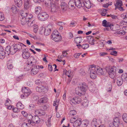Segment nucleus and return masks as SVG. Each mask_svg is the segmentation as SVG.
Segmentation results:
<instances>
[{"label": "nucleus", "instance_id": "nucleus-1", "mask_svg": "<svg viewBox=\"0 0 127 127\" xmlns=\"http://www.w3.org/2000/svg\"><path fill=\"white\" fill-rule=\"evenodd\" d=\"M78 87L79 88L78 91L76 90L77 88L75 89L76 94L80 96L84 95V92H86L88 88L86 84L84 82L80 83Z\"/></svg>", "mask_w": 127, "mask_h": 127}, {"label": "nucleus", "instance_id": "nucleus-2", "mask_svg": "<svg viewBox=\"0 0 127 127\" xmlns=\"http://www.w3.org/2000/svg\"><path fill=\"white\" fill-rule=\"evenodd\" d=\"M116 68L114 66H108L106 67V70L109 74V77L113 78L116 75Z\"/></svg>", "mask_w": 127, "mask_h": 127}, {"label": "nucleus", "instance_id": "nucleus-3", "mask_svg": "<svg viewBox=\"0 0 127 127\" xmlns=\"http://www.w3.org/2000/svg\"><path fill=\"white\" fill-rule=\"evenodd\" d=\"M91 67L89 69L90 70V75L91 78L95 79L97 76V70L98 68L94 67V65H91Z\"/></svg>", "mask_w": 127, "mask_h": 127}, {"label": "nucleus", "instance_id": "nucleus-4", "mask_svg": "<svg viewBox=\"0 0 127 127\" xmlns=\"http://www.w3.org/2000/svg\"><path fill=\"white\" fill-rule=\"evenodd\" d=\"M26 46L21 43H19L13 45V50H14V53H15L17 52H19L22 49H25Z\"/></svg>", "mask_w": 127, "mask_h": 127}, {"label": "nucleus", "instance_id": "nucleus-5", "mask_svg": "<svg viewBox=\"0 0 127 127\" xmlns=\"http://www.w3.org/2000/svg\"><path fill=\"white\" fill-rule=\"evenodd\" d=\"M57 31H54L51 35V39L56 42H59L62 39L61 36L58 34Z\"/></svg>", "mask_w": 127, "mask_h": 127}, {"label": "nucleus", "instance_id": "nucleus-6", "mask_svg": "<svg viewBox=\"0 0 127 127\" xmlns=\"http://www.w3.org/2000/svg\"><path fill=\"white\" fill-rule=\"evenodd\" d=\"M48 17V15L46 13L44 12L39 13L37 15V17L38 19L42 21L46 20Z\"/></svg>", "mask_w": 127, "mask_h": 127}, {"label": "nucleus", "instance_id": "nucleus-7", "mask_svg": "<svg viewBox=\"0 0 127 127\" xmlns=\"http://www.w3.org/2000/svg\"><path fill=\"white\" fill-rule=\"evenodd\" d=\"M69 100L70 103L71 104L79 103L81 102V99L80 97L77 96L74 97H70Z\"/></svg>", "mask_w": 127, "mask_h": 127}, {"label": "nucleus", "instance_id": "nucleus-8", "mask_svg": "<svg viewBox=\"0 0 127 127\" xmlns=\"http://www.w3.org/2000/svg\"><path fill=\"white\" fill-rule=\"evenodd\" d=\"M22 57L24 59H27L30 57V54L29 52L28 49L27 48L22 49Z\"/></svg>", "mask_w": 127, "mask_h": 127}, {"label": "nucleus", "instance_id": "nucleus-9", "mask_svg": "<svg viewBox=\"0 0 127 127\" xmlns=\"http://www.w3.org/2000/svg\"><path fill=\"white\" fill-rule=\"evenodd\" d=\"M39 66L38 65H35L32 66L31 74L32 75L36 74L39 71Z\"/></svg>", "mask_w": 127, "mask_h": 127}, {"label": "nucleus", "instance_id": "nucleus-10", "mask_svg": "<svg viewBox=\"0 0 127 127\" xmlns=\"http://www.w3.org/2000/svg\"><path fill=\"white\" fill-rule=\"evenodd\" d=\"M50 26H48V27L46 28H42L41 30V31L42 32H44V34L45 35H48L51 32V29L50 28Z\"/></svg>", "mask_w": 127, "mask_h": 127}, {"label": "nucleus", "instance_id": "nucleus-11", "mask_svg": "<svg viewBox=\"0 0 127 127\" xmlns=\"http://www.w3.org/2000/svg\"><path fill=\"white\" fill-rule=\"evenodd\" d=\"M47 90L48 87L47 86L44 87L42 85L38 86H37L36 88V91L39 92H45L47 91Z\"/></svg>", "mask_w": 127, "mask_h": 127}, {"label": "nucleus", "instance_id": "nucleus-12", "mask_svg": "<svg viewBox=\"0 0 127 127\" xmlns=\"http://www.w3.org/2000/svg\"><path fill=\"white\" fill-rule=\"evenodd\" d=\"M101 123V121L100 120H97L96 119L94 118L91 123V127H96Z\"/></svg>", "mask_w": 127, "mask_h": 127}, {"label": "nucleus", "instance_id": "nucleus-13", "mask_svg": "<svg viewBox=\"0 0 127 127\" xmlns=\"http://www.w3.org/2000/svg\"><path fill=\"white\" fill-rule=\"evenodd\" d=\"M29 116L31 117H32V120L33 122L34 125L35 124L38 123L40 122V119L38 116L36 115H35L32 116V115H30Z\"/></svg>", "mask_w": 127, "mask_h": 127}, {"label": "nucleus", "instance_id": "nucleus-14", "mask_svg": "<svg viewBox=\"0 0 127 127\" xmlns=\"http://www.w3.org/2000/svg\"><path fill=\"white\" fill-rule=\"evenodd\" d=\"M22 92L24 93V95H23L27 96L31 93V90L28 87H25L22 89Z\"/></svg>", "mask_w": 127, "mask_h": 127}, {"label": "nucleus", "instance_id": "nucleus-15", "mask_svg": "<svg viewBox=\"0 0 127 127\" xmlns=\"http://www.w3.org/2000/svg\"><path fill=\"white\" fill-rule=\"evenodd\" d=\"M28 15L26 17L22 18L21 20V24L23 25L27 24V22L30 19H31L32 17V15L31 14V17H29Z\"/></svg>", "mask_w": 127, "mask_h": 127}, {"label": "nucleus", "instance_id": "nucleus-16", "mask_svg": "<svg viewBox=\"0 0 127 127\" xmlns=\"http://www.w3.org/2000/svg\"><path fill=\"white\" fill-rule=\"evenodd\" d=\"M120 124V121L119 118L115 117L114 119L113 124L116 127H118Z\"/></svg>", "mask_w": 127, "mask_h": 127}, {"label": "nucleus", "instance_id": "nucleus-17", "mask_svg": "<svg viewBox=\"0 0 127 127\" xmlns=\"http://www.w3.org/2000/svg\"><path fill=\"white\" fill-rule=\"evenodd\" d=\"M75 5L79 8L84 6V3L80 0H75Z\"/></svg>", "mask_w": 127, "mask_h": 127}, {"label": "nucleus", "instance_id": "nucleus-18", "mask_svg": "<svg viewBox=\"0 0 127 127\" xmlns=\"http://www.w3.org/2000/svg\"><path fill=\"white\" fill-rule=\"evenodd\" d=\"M30 60L31 61L30 62H28V65H30L32 66L36 65V64L37 61L33 57H31L30 58Z\"/></svg>", "mask_w": 127, "mask_h": 127}, {"label": "nucleus", "instance_id": "nucleus-19", "mask_svg": "<svg viewBox=\"0 0 127 127\" xmlns=\"http://www.w3.org/2000/svg\"><path fill=\"white\" fill-rule=\"evenodd\" d=\"M24 7L26 9H28L31 6V0H24Z\"/></svg>", "mask_w": 127, "mask_h": 127}, {"label": "nucleus", "instance_id": "nucleus-20", "mask_svg": "<svg viewBox=\"0 0 127 127\" xmlns=\"http://www.w3.org/2000/svg\"><path fill=\"white\" fill-rule=\"evenodd\" d=\"M35 113V114L40 116L44 115L45 113L44 111L40 109H36Z\"/></svg>", "mask_w": 127, "mask_h": 127}, {"label": "nucleus", "instance_id": "nucleus-21", "mask_svg": "<svg viewBox=\"0 0 127 127\" xmlns=\"http://www.w3.org/2000/svg\"><path fill=\"white\" fill-rule=\"evenodd\" d=\"M51 11L52 12H55L57 10L58 8V6L55 3H53L52 2V5L50 6Z\"/></svg>", "mask_w": 127, "mask_h": 127}, {"label": "nucleus", "instance_id": "nucleus-22", "mask_svg": "<svg viewBox=\"0 0 127 127\" xmlns=\"http://www.w3.org/2000/svg\"><path fill=\"white\" fill-rule=\"evenodd\" d=\"M81 118H78L73 123V126L74 127H79L81 124Z\"/></svg>", "mask_w": 127, "mask_h": 127}, {"label": "nucleus", "instance_id": "nucleus-23", "mask_svg": "<svg viewBox=\"0 0 127 127\" xmlns=\"http://www.w3.org/2000/svg\"><path fill=\"white\" fill-rule=\"evenodd\" d=\"M89 123V121L87 120H84L81 122L79 127H86Z\"/></svg>", "mask_w": 127, "mask_h": 127}, {"label": "nucleus", "instance_id": "nucleus-24", "mask_svg": "<svg viewBox=\"0 0 127 127\" xmlns=\"http://www.w3.org/2000/svg\"><path fill=\"white\" fill-rule=\"evenodd\" d=\"M110 29L113 31H116L120 30V26L119 25L117 24H115L114 25L112 24L111 26Z\"/></svg>", "mask_w": 127, "mask_h": 127}, {"label": "nucleus", "instance_id": "nucleus-25", "mask_svg": "<svg viewBox=\"0 0 127 127\" xmlns=\"http://www.w3.org/2000/svg\"><path fill=\"white\" fill-rule=\"evenodd\" d=\"M116 83L118 86H121L123 84V80L120 77H118L116 79Z\"/></svg>", "mask_w": 127, "mask_h": 127}, {"label": "nucleus", "instance_id": "nucleus-26", "mask_svg": "<svg viewBox=\"0 0 127 127\" xmlns=\"http://www.w3.org/2000/svg\"><path fill=\"white\" fill-rule=\"evenodd\" d=\"M102 25L105 27H110L111 28V26L112 24L109 22L106 21L105 20H103L102 22Z\"/></svg>", "mask_w": 127, "mask_h": 127}, {"label": "nucleus", "instance_id": "nucleus-27", "mask_svg": "<svg viewBox=\"0 0 127 127\" xmlns=\"http://www.w3.org/2000/svg\"><path fill=\"white\" fill-rule=\"evenodd\" d=\"M12 12L14 14L17 13L19 11V9L17 7L14 5H13L11 8Z\"/></svg>", "mask_w": 127, "mask_h": 127}, {"label": "nucleus", "instance_id": "nucleus-28", "mask_svg": "<svg viewBox=\"0 0 127 127\" xmlns=\"http://www.w3.org/2000/svg\"><path fill=\"white\" fill-rule=\"evenodd\" d=\"M61 6L62 9L64 11H65L67 9V5L66 3L63 2L61 4Z\"/></svg>", "mask_w": 127, "mask_h": 127}, {"label": "nucleus", "instance_id": "nucleus-29", "mask_svg": "<svg viewBox=\"0 0 127 127\" xmlns=\"http://www.w3.org/2000/svg\"><path fill=\"white\" fill-rule=\"evenodd\" d=\"M34 20H32L31 19H30L27 22V25L29 27H31L34 25Z\"/></svg>", "mask_w": 127, "mask_h": 127}, {"label": "nucleus", "instance_id": "nucleus-30", "mask_svg": "<svg viewBox=\"0 0 127 127\" xmlns=\"http://www.w3.org/2000/svg\"><path fill=\"white\" fill-rule=\"evenodd\" d=\"M96 68H98L97 70H96L97 74L102 75L104 74L102 69L99 66L96 67Z\"/></svg>", "mask_w": 127, "mask_h": 127}, {"label": "nucleus", "instance_id": "nucleus-31", "mask_svg": "<svg viewBox=\"0 0 127 127\" xmlns=\"http://www.w3.org/2000/svg\"><path fill=\"white\" fill-rule=\"evenodd\" d=\"M11 50V47L10 46H8L5 48V51L7 52V54L8 55L10 53L12 54H14V53L11 52L12 51Z\"/></svg>", "mask_w": 127, "mask_h": 127}, {"label": "nucleus", "instance_id": "nucleus-32", "mask_svg": "<svg viewBox=\"0 0 127 127\" xmlns=\"http://www.w3.org/2000/svg\"><path fill=\"white\" fill-rule=\"evenodd\" d=\"M14 2L17 6L20 7L22 4V0H14Z\"/></svg>", "mask_w": 127, "mask_h": 127}, {"label": "nucleus", "instance_id": "nucleus-33", "mask_svg": "<svg viewBox=\"0 0 127 127\" xmlns=\"http://www.w3.org/2000/svg\"><path fill=\"white\" fill-rule=\"evenodd\" d=\"M116 8L120 6H123V2L121 0H117L116 3L115 4Z\"/></svg>", "mask_w": 127, "mask_h": 127}, {"label": "nucleus", "instance_id": "nucleus-34", "mask_svg": "<svg viewBox=\"0 0 127 127\" xmlns=\"http://www.w3.org/2000/svg\"><path fill=\"white\" fill-rule=\"evenodd\" d=\"M75 5V0H72L69 1L68 3V5L69 7H72V8H74V5Z\"/></svg>", "mask_w": 127, "mask_h": 127}, {"label": "nucleus", "instance_id": "nucleus-35", "mask_svg": "<svg viewBox=\"0 0 127 127\" xmlns=\"http://www.w3.org/2000/svg\"><path fill=\"white\" fill-rule=\"evenodd\" d=\"M82 40L81 37H77L75 38L74 41L77 43H80Z\"/></svg>", "mask_w": 127, "mask_h": 127}, {"label": "nucleus", "instance_id": "nucleus-36", "mask_svg": "<svg viewBox=\"0 0 127 127\" xmlns=\"http://www.w3.org/2000/svg\"><path fill=\"white\" fill-rule=\"evenodd\" d=\"M16 106L19 109H22L24 108V105L20 102H19L17 103Z\"/></svg>", "mask_w": 127, "mask_h": 127}, {"label": "nucleus", "instance_id": "nucleus-37", "mask_svg": "<svg viewBox=\"0 0 127 127\" xmlns=\"http://www.w3.org/2000/svg\"><path fill=\"white\" fill-rule=\"evenodd\" d=\"M47 101V98L46 97H44L41 98L39 100V101L40 103H46Z\"/></svg>", "mask_w": 127, "mask_h": 127}, {"label": "nucleus", "instance_id": "nucleus-38", "mask_svg": "<svg viewBox=\"0 0 127 127\" xmlns=\"http://www.w3.org/2000/svg\"><path fill=\"white\" fill-rule=\"evenodd\" d=\"M88 8H89L91 7V3L89 1H88L87 2H86L84 3V6Z\"/></svg>", "mask_w": 127, "mask_h": 127}, {"label": "nucleus", "instance_id": "nucleus-39", "mask_svg": "<svg viewBox=\"0 0 127 127\" xmlns=\"http://www.w3.org/2000/svg\"><path fill=\"white\" fill-rule=\"evenodd\" d=\"M51 0H47L46 2V5L48 8H50L51 5H52V3Z\"/></svg>", "mask_w": 127, "mask_h": 127}, {"label": "nucleus", "instance_id": "nucleus-40", "mask_svg": "<svg viewBox=\"0 0 127 127\" xmlns=\"http://www.w3.org/2000/svg\"><path fill=\"white\" fill-rule=\"evenodd\" d=\"M35 12L37 14L38 13H40V12L41 11V8L40 6H38L35 8Z\"/></svg>", "mask_w": 127, "mask_h": 127}, {"label": "nucleus", "instance_id": "nucleus-41", "mask_svg": "<svg viewBox=\"0 0 127 127\" xmlns=\"http://www.w3.org/2000/svg\"><path fill=\"white\" fill-rule=\"evenodd\" d=\"M20 14L22 17V18L26 17L27 16V13L23 11V10H21L20 12Z\"/></svg>", "mask_w": 127, "mask_h": 127}, {"label": "nucleus", "instance_id": "nucleus-42", "mask_svg": "<svg viewBox=\"0 0 127 127\" xmlns=\"http://www.w3.org/2000/svg\"><path fill=\"white\" fill-rule=\"evenodd\" d=\"M6 53L5 51H2L0 52V59H3L5 57Z\"/></svg>", "mask_w": 127, "mask_h": 127}, {"label": "nucleus", "instance_id": "nucleus-43", "mask_svg": "<svg viewBox=\"0 0 127 127\" xmlns=\"http://www.w3.org/2000/svg\"><path fill=\"white\" fill-rule=\"evenodd\" d=\"M122 118L124 121L127 123V114L124 113L122 115Z\"/></svg>", "mask_w": 127, "mask_h": 127}, {"label": "nucleus", "instance_id": "nucleus-44", "mask_svg": "<svg viewBox=\"0 0 127 127\" xmlns=\"http://www.w3.org/2000/svg\"><path fill=\"white\" fill-rule=\"evenodd\" d=\"M76 114V112L74 110H71L69 113V114L70 116H73Z\"/></svg>", "mask_w": 127, "mask_h": 127}, {"label": "nucleus", "instance_id": "nucleus-45", "mask_svg": "<svg viewBox=\"0 0 127 127\" xmlns=\"http://www.w3.org/2000/svg\"><path fill=\"white\" fill-rule=\"evenodd\" d=\"M82 104L84 107H87L88 105V102L87 100H85L82 103Z\"/></svg>", "mask_w": 127, "mask_h": 127}, {"label": "nucleus", "instance_id": "nucleus-46", "mask_svg": "<svg viewBox=\"0 0 127 127\" xmlns=\"http://www.w3.org/2000/svg\"><path fill=\"white\" fill-rule=\"evenodd\" d=\"M4 19V15L2 12H0V21H2Z\"/></svg>", "mask_w": 127, "mask_h": 127}, {"label": "nucleus", "instance_id": "nucleus-47", "mask_svg": "<svg viewBox=\"0 0 127 127\" xmlns=\"http://www.w3.org/2000/svg\"><path fill=\"white\" fill-rule=\"evenodd\" d=\"M107 17H109L110 16L113 19H115V20H117L118 19V17L117 16H115L114 15H111L110 14V15H107Z\"/></svg>", "mask_w": 127, "mask_h": 127}, {"label": "nucleus", "instance_id": "nucleus-48", "mask_svg": "<svg viewBox=\"0 0 127 127\" xmlns=\"http://www.w3.org/2000/svg\"><path fill=\"white\" fill-rule=\"evenodd\" d=\"M89 47V45L88 44H85L82 45L81 47L83 49H86Z\"/></svg>", "mask_w": 127, "mask_h": 127}, {"label": "nucleus", "instance_id": "nucleus-49", "mask_svg": "<svg viewBox=\"0 0 127 127\" xmlns=\"http://www.w3.org/2000/svg\"><path fill=\"white\" fill-rule=\"evenodd\" d=\"M117 34L123 35L125 34L126 33L124 30H122L117 32Z\"/></svg>", "mask_w": 127, "mask_h": 127}, {"label": "nucleus", "instance_id": "nucleus-50", "mask_svg": "<svg viewBox=\"0 0 127 127\" xmlns=\"http://www.w3.org/2000/svg\"><path fill=\"white\" fill-rule=\"evenodd\" d=\"M22 127H30V124L26 123H24L22 125Z\"/></svg>", "mask_w": 127, "mask_h": 127}, {"label": "nucleus", "instance_id": "nucleus-51", "mask_svg": "<svg viewBox=\"0 0 127 127\" xmlns=\"http://www.w3.org/2000/svg\"><path fill=\"white\" fill-rule=\"evenodd\" d=\"M107 10L106 9H104L102 11V13H101V14L103 16H105L107 13Z\"/></svg>", "mask_w": 127, "mask_h": 127}, {"label": "nucleus", "instance_id": "nucleus-52", "mask_svg": "<svg viewBox=\"0 0 127 127\" xmlns=\"http://www.w3.org/2000/svg\"><path fill=\"white\" fill-rule=\"evenodd\" d=\"M122 6H120L117 7L115 8V9H118L120 11H123L125 10V9L123 8V7H122Z\"/></svg>", "mask_w": 127, "mask_h": 127}, {"label": "nucleus", "instance_id": "nucleus-53", "mask_svg": "<svg viewBox=\"0 0 127 127\" xmlns=\"http://www.w3.org/2000/svg\"><path fill=\"white\" fill-rule=\"evenodd\" d=\"M21 113L23 116L26 117H27L28 116V113L25 111H22L21 112Z\"/></svg>", "mask_w": 127, "mask_h": 127}, {"label": "nucleus", "instance_id": "nucleus-54", "mask_svg": "<svg viewBox=\"0 0 127 127\" xmlns=\"http://www.w3.org/2000/svg\"><path fill=\"white\" fill-rule=\"evenodd\" d=\"M33 84V82L29 81L27 82V85L28 86L31 87L32 85Z\"/></svg>", "mask_w": 127, "mask_h": 127}, {"label": "nucleus", "instance_id": "nucleus-55", "mask_svg": "<svg viewBox=\"0 0 127 127\" xmlns=\"http://www.w3.org/2000/svg\"><path fill=\"white\" fill-rule=\"evenodd\" d=\"M77 118H76L75 117H73L72 118H71L70 119V123H71L72 124L75 121V120Z\"/></svg>", "mask_w": 127, "mask_h": 127}, {"label": "nucleus", "instance_id": "nucleus-56", "mask_svg": "<svg viewBox=\"0 0 127 127\" xmlns=\"http://www.w3.org/2000/svg\"><path fill=\"white\" fill-rule=\"evenodd\" d=\"M56 23L60 26H63L64 25V23L62 22H56Z\"/></svg>", "mask_w": 127, "mask_h": 127}, {"label": "nucleus", "instance_id": "nucleus-57", "mask_svg": "<svg viewBox=\"0 0 127 127\" xmlns=\"http://www.w3.org/2000/svg\"><path fill=\"white\" fill-rule=\"evenodd\" d=\"M81 53H76L74 55V57L76 58H79V56L81 54Z\"/></svg>", "mask_w": 127, "mask_h": 127}, {"label": "nucleus", "instance_id": "nucleus-58", "mask_svg": "<svg viewBox=\"0 0 127 127\" xmlns=\"http://www.w3.org/2000/svg\"><path fill=\"white\" fill-rule=\"evenodd\" d=\"M18 108H14L13 110V111L15 112L18 113L20 112V110L18 109Z\"/></svg>", "mask_w": 127, "mask_h": 127}, {"label": "nucleus", "instance_id": "nucleus-59", "mask_svg": "<svg viewBox=\"0 0 127 127\" xmlns=\"http://www.w3.org/2000/svg\"><path fill=\"white\" fill-rule=\"evenodd\" d=\"M99 55L100 56H104L107 55V54L106 53L102 52L99 53Z\"/></svg>", "mask_w": 127, "mask_h": 127}, {"label": "nucleus", "instance_id": "nucleus-60", "mask_svg": "<svg viewBox=\"0 0 127 127\" xmlns=\"http://www.w3.org/2000/svg\"><path fill=\"white\" fill-rule=\"evenodd\" d=\"M13 66L11 64H7V67L9 69H11L13 68Z\"/></svg>", "mask_w": 127, "mask_h": 127}, {"label": "nucleus", "instance_id": "nucleus-61", "mask_svg": "<svg viewBox=\"0 0 127 127\" xmlns=\"http://www.w3.org/2000/svg\"><path fill=\"white\" fill-rule=\"evenodd\" d=\"M95 41V40L93 38H92L90 41L89 42L90 44L92 45H94V42Z\"/></svg>", "mask_w": 127, "mask_h": 127}, {"label": "nucleus", "instance_id": "nucleus-62", "mask_svg": "<svg viewBox=\"0 0 127 127\" xmlns=\"http://www.w3.org/2000/svg\"><path fill=\"white\" fill-rule=\"evenodd\" d=\"M71 73V70H69L66 73V75L68 77H70V74Z\"/></svg>", "mask_w": 127, "mask_h": 127}, {"label": "nucleus", "instance_id": "nucleus-63", "mask_svg": "<svg viewBox=\"0 0 127 127\" xmlns=\"http://www.w3.org/2000/svg\"><path fill=\"white\" fill-rule=\"evenodd\" d=\"M93 37H92V36H87V41L89 42L90 41V40L92 38H93Z\"/></svg>", "mask_w": 127, "mask_h": 127}, {"label": "nucleus", "instance_id": "nucleus-64", "mask_svg": "<svg viewBox=\"0 0 127 127\" xmlns=\"http://www.w3.org/2000/svg\"><path fill=\"white\" fill-rule=\"evenodd\" d=\"M125 22L127 23V12L125 13Z\"/></svg>", "mask_w": 127, "mask_h": 127}]
</instances>
